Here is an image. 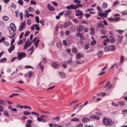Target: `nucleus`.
Instances as JSON below:
<instances>
[{
  "label": "nucleus",
  "mask_w": 127,
  "mask_h": 127,
  "mask_svg": "<svg viewBox=\"0 0 127 127\" xmlns=\"http://www.w3.org/2000/svg\"><path fill=\"white\" fill-rule=\"evenodd\" d=\"M103 122L104 124L106 126H111L114 124V122L112 120L105 117L103 118Z\"/></svg>",
  "instance_id": "f257e3e1"
},
{
  "label": "nucleus",
  "mask_w": 127,
  "mask_h": 127,
  "mask_svg": "<svg viewBox=\"0 0 127 127\" xmlns=\"http://www.w3.org/2000/svg\"><path fill=\"white\" fill-rule=\"evenodd\" d=\"M26 56V53L24 52H21L18 53V59L19 60H21L22 58H25Z\"/></svg>",
  "instance_id": "f03ea898"
},
{
  "label": "nucleus",
  "mask_w": 127,
  "mask_h": 127,
  "mask_svg": "<svg viewBox=\"0 0 127 127\" xmlns=\"http://www.w3.org/2000/svg\"><path fill=\"white\" fill-rule=\"evenodd\" d=\"M32 44L31 41H30V40L29 39L27 40L25 44L24 49H27L28 47L30 46Z\"/></svg>",
  "instance_id": "7ed1b4c3"
},
{
  "label": "nucleus",
  "mask_w": 127,
  "mask_h": 127,
  "mask_svg": "<svg viewBox=\"0 0 127 127\" xmlns=\"http://www.w3.org/2000/svg\"><path fill=\"white\" fill-rule=\"evenodd\" d=\"M26 26V22L24 21L23 23H21L20 26L19 27V31H21L23 29L25 28Z\"/></svg>",
  "instance_id": "20e7f679"
},
{
  "label": "nucleus",
  "mask_w": 127,
  "mask_h": 127,
  "mask_svg": "<svg viewBox=\"0 0 127 127\" xmlns=\"http://www.w3.org/2000/svg\"><path fill=\"white\" fill-rule=\"evenodd\" d=\"M98 15L100 17L103 19L104 18L103 17H104L105 18L107 17L108 14H105L104 13H102L100 12H98Z\"/></svg>",
  "instance_id": "39448f33"
},
{
  "label": "nucleus",
  "mask_w": 127,
  "mask_h": 127,
  "mask_svg": "<svg viewBox=\"0 0 127 127\" xmlns=\"http://www.w3.org/2000/svg\"><path fill=\"white\" fill-rule=\"evenodd\" d=\"M76 11L77 12V13L75 14V15L76 16H83L84 15L82 11H81L80 10H76Z\"/></svg>",
  "instance_id": "423d86ee"
},
{
  "label": "nucleus",
  "mask_w": 127,
  "mask_h": 127,
  "mask_svg": "<svg viewBox=\"0 0 127 127\" xmlns=\"http://www.w3.org/2000/svg\"><path fill=\"white\" fill-rule=\"evenodd\" d=\"M52 66L53 68H59L60 66L57 63L53 62L51 63Z\"/></svg>",
  "instance_id": "0eeeda50"
},
{
  "label": "nucleus",
  "mask_w": 127,
  "mask_h": 127,
  "mask_svg": "<svg viewBox=\"0 0 127 127\" xmlns=\"http://www.w3.org/2000/svg\"><path fill=\"white\" fill-rule=\"evenodd\" d=\"M66 8L68 9H76V6L74 5L73 4H71L70 5H68L66 7Z\"/></svg>",
  "instance_id": "6e6552de"
},
{
  "label": "nucleus",
  "mask_w": 127,
  "mask_h": 127,
  "mask_svg": "<svg viewBox=\"0 0 127 127\" xmlns=\"http://www.w3.org/2000/svg\"><path fill=\"white\" fill-rule=\"evenodd\" d=\"M90 118L91 119H94L97 120H99L100 119V117L98 116L93 115L90 116Z\"/></svg>",
  "instance_id": "1a4fd4ad"
},
{
  "label": "nucleus",
  "mask_w": 127,
  "mask_h": 127,
  "mask_svg": "<svg viewBox=\"0 0 127 127\" xmlns=\"http://www.w3.org/2000/svg\"><path fill=\"white\" fill-rule=\"evenodd\" d=\"M71 23L69 21L65 23L64 25V28H67L71 24Z\"/></svg>",
  "instance_id": "9d476101"
},
{
  "label": "nucleus",
  "mask_w": 127,
  "mask_h": 127,
  "mask_svg": "<svg viewBox=\"0 0 127 127\" xmlns=\"http://www.w3.org/2000/svg\"><path fill=\"white\" fill-rule=\"evenodd\" d=\"M110 82L109 81L106 84L105 86L104 87V88H106L107 86H108V88L109 89L111 88L112 87V84L110 83Z\"/></svg>",
  "instance_id": "9b49d317"
},
{
  "label": "nucleus",
  "mask_w": 127,
  "mask_h": 127,
  "mask_svg": "<svg viewBox=\"0 0 127 127\" xmlns=\"http://www.w3.org/2000/svg\"><path fill=\"white\" fill-rule=\"evenodd\" d=\"M84 30V27L81 25H79V27L77 29V30L78 32L82 31Z\"/></svg>",
  "instance_id": "f8f14e48"
},
{
  "label": "nucleus",
  "mask_w": 127,
  "mask_h": 127,
  "mask_svg": "<svg viewBox=\"0 0 127 127\" xmlns=\"http://www.w3.org/2000/svg\"><path fill=\"white\" fill-rule=\"evenodd\" d=\"M11 46H12L8 49V51L10 53H11L12 51L15 48V46L14 45Z\"/></svg>",
  "instance_id": "ddd939ff"
},
{
  "label": "nucleus",
  "mask_w": 127,
  "mask_h": 127,
  "mask_svg": "<svg viewBox=\"0 0 127 127\" xmlns=\"http://www.w3.org/2000/svg\"><path fill=\"white\" fill-rule=\"evenodd\" d=\"M65 15L66 16H68V17L69 19H71L72 18V16L70 14V11H69L65 13Z\"/></svg>",
  "instance_id": "4468645a"
},
{
  "label": "nucleus",
  "mask_w": 127,
  "mask_h": 127,
  "mask_svg": "<svg viewBox=\"0 0 127 127\" xmlns=\"http://www.w3.org/2000/svg\"><path fill=\"white\" fill-rule=\"evenodd\" d=\"M47 7L48 8V9L50 11H53L55 10V9L54 7L51 6L49 4L47 5Z\"/></svg>",
  "instance_id": "2eb2a0df"
},
{
  "label": "nucleus",
  "mask_w": 127,
  "mask_h": 127,
  "mask_svg": "<svg viewBox=\"0 0 127 127\" xmlns=\"http://www.w3.org/2000/svg\"><path fill=\"white\" fill-rule=\"evenodd\" d=\"M10 27L11 29H13L15 30H16V27L15 25L13 23H11L10 24Z\"/></svg>",
  "instance_id": "dca6fc26"
},
{
  "label": "nucleus",
  "mask_w": 127,
  "mask_h": 127,
  "mask_svg": "<svg viewBox=\"0 0 127 127\" xmlns=\"http://www.w3.org/2000/svg\"><path fill=\"white\" fill-rule=\"evenodd\" d=\"M90 121V119L87 118H84L82 119V121L83 123L86 122Z\"/></svg>",
  "instance_id": "f3484780"
},
{
  "label": "nucleus",
  "mask_w": 127,
  "mask_h": 127,
  "mask_svg": "<svg viewBox=\"0 0 127 127\" xmlns=\"http://www.w3.org/2000/svg\"><path fill=\"white\" fill-rule=\"evenodd\" d=\"M109 51H113L115 50V48L113 45H110L109 46Z\"/></svg>",
  "instance_id": "a211bd4d"
},
{
  "label": "nucleus",
  "mask_w": 127,
  "mask_h": 127,
  "mask_svg": "<svg viewBox=\"0 0 127 127\" xmlns=\"http://www.w3.org/2000/svg\"><path fill=\"white\" fill-rule=\"evenodd\" d=\"M38 65L41 69V70L42 72L44 69V66L43 65H41V62H40L38 64Z\"/></svg>",
  "instance_id": "6ab92c4d"
},
{
  "label": "nucleus",
  "mask_w": 127,
  "mask_h": 127,
  "mask_svg": "<svg viewBox=\"0 0 127 127\" xmlns=\"http://www.w3.org/2000/svg\"><path fill=\"white\" fill-rule=\"evenodd\" d=\"M97 27L98 28H104V25L102 23H99L97 24Z\"/></svg>",
  "instance_id": "aec40b11"
},
{
  "label": "nucleus",
  "mask_w": 127,
  "mask_h": 127,
  "mask_svg": "<svg viewBox=\"0 0 127 127\" xmlns=\"http://www.w3.org/2000/svg\"><path fill=\"white\" fill-rule=\"evenodd\" d=\"M115 67L116 68H117L118 67V64L117 63H115L111 67L110 69H113L114 67Z\"/></svg>",
  "instance_id": "412c9836"
},
{
  "label": "nucleus",
  "mask_w": 127,
  "mask_h": 127,
  "mask_svg": "<svg viewBox=\"0 0 127 127\" xmlns=\"http://www.w3.org/2000/svg\"><path fill=\"white\" fill-rule=\"evenodd\" d=\"M16 30H15L13 29H11V30H9V33L10 34H12L14 33H15V32H16Z\"/></svg>",
  "instance_id": "4be33fe9"
},
{
  "label": "nucleus",
  "mask_w": 127,
  "mask_h": 127,
  "mask_svg": "<svg viewBox=\"0 0 127 127\" xmlns=\"http://www.w3.org/2000/svg\"><path fill=\"white\" fill-rule=\"evenodd\" d=\"M110 41V40L109 38H107L105 40L103 44L104 45H106L107 44V43L108 42Z\"/></svg>",
  "instance_id": "5701e85b"
},
{
  "label": "nucleus",
  "mask_w": 127,
  "mask_h": 127,
  "mask_svg": "<svg viewBox=\"0 0 127 127\" xmlns=\"http://www.w3.org/2000/svg\"><path fill=\"white\" fill-rule=\"evenodd\" d=\"M106 95V94L105 93H101L99 94H97L96 95L97 96H105Z\"/></svg>",
  "instance_id": "b1692460"
},
{
  "label": "nucleus",
  "mask_w": 127,
  "mask_h": 127,
  "mask_svg": "<svg viewBox=\"0 0 127 127\" xmlns=\"http://www.w3.org/2000/svg\"><path fill=\"white\" fill-rule=\"evenodd\" d=\"M124 60V56H122L120 57V63L121 64H123Z\"/></svg>",
  "instance_id": "393cba45"
},
{
  "label": "nucleus",
  "mask_w": 127,
  "mask_h": 127,
  "mask_svg": "<svg viewBox=\"0 0 127 127\" xmlns=\"http://www.w3.org/2000/svg\"><path fill=\"white\" fill-rule=\"evenodd\" d=\"M78 101H79L78 100H75L72 101L68 105L69 106H70L72 104H75Z\"/></svg>",
  "instance_id": "a878e982"
},
{
  "label": "nucleus",
  "mask_w": 127,
  "mask_h": 127,
  "mask_svg": "<svg viewBox=\"0 0 127 127\" xmlns=\"http://www.w3.org/2000/svg\"><path fill=\"white\" fill-rule=\"evenodd\" d=\"M7 59L6 58H2L0 60V62L1 63H4L7 61Z\"/></svg>",
  "instance_id": "bb28decb"
},
{
  "label": "nucleus",
  "mask_w": 127,
  "mask_h": 127,
  "mask_svg": "<svg viewBox=\"0 0 127 127\" xmlns=\"http://www.w3.org/2000/svg\"><path fill=\"white\" fill-rule=\"evenodd\" d=\"M23 114L25 115H28L31 114V113L30 112L25 111L24 112Z\"/></svg>",
  "instance_id": "cd10ccee"
},
{
  "label": "nucleus",
  "mask_w": 127,
  "mask_h": 127,
  "mask_svg": "<svg viewBox=\"0 0 127 127\" xmlns=\"http://www.w3.org/2000/svg\"><path fill=\"white\" fill-rule=\"evenodd\" d=\"M85 39L84 37H82L80 39V40L79 41L81 45H83L84 44V42L82 40H84Z\"/></svg>",
  "instance_id": "c85d7f7f"
},
{
  "label": "nucleus",
  "mask_w": 127,
  "mask_h": 127,
  "mask_svg": "<svg viewBox=\"0 0 127 127\" xmlns=\"http://www.w3.org/2000/svg\"><path fill=\"white\" fill-rule=\"evenodd\" d=\"M62 43L60 42H57L56 43V45L59 48L62 45Z\"/></svg>",
  "instance_id": "c756f323"
},
{
  "label": "nucleus",
  "mask_w": 127,
  "mask_h": 127,
  "mask_svg": "<svg viewBox=\"0 0 127 127\" xmlns=\"http://www.w3.org/2000/svg\"><path fill=\"white\" fill-rule=\"evenodd\" d=\"M59 74L61 77V78H64L65 77V75L64 74L63 72H60Z\"/></svg>",
  "instance_id": "7c9ffc66"
},
{
  "label": "nucleus",
  "mask_w": 127,
  "mask_h": 127,
  "mask_svg": "<svg viewBox=\"0 0 127 127\" xmlns=\"http://www.w3.org/2000/svg\"><path fill=\"white\" fill-rule=\"evenodd\" d=\"M3 114L6 117H9V116L8 112L6 111H3Z\"/></svg>",
  "instance_id": "2f4dec72"
},
{
  "label": "nucleus",
  "mask_w": 127,
  "mask_h": 127,
  "mask_svg": "<svg viewBox=\"0 0 127 127\" xmlns=\"http://www.w3.org/2000/svg\"><path fill=\"white\" fill-rule=\"evenodd\" d=\"M79 121V119L77 118H75L72 119L70 120V121L71 122Z\"/></svg>",
  "instance_id": "473e14b6"
},
{
  "label": "nucleus",
  "mask_w": 127,
  "mask_h": 127,
  "mask_svg": "<svg viewBox=\"0 0 127 127\" xmlns=\"http://www.w3.org/2000/svg\"><path fill=\"white\" fill-rule=\"evenodd\" d=\"M107 3L105 2H104L102 5V7L103 8H105L107 7Z\"/></svg>",
  "instance_id": "72a5a7b5"
},
{
  "label": "nucleus",
  "mask_w": 127,
  "mask_h": 127,
  "mask_svg": "<svg viewBox=\"0 0 127 127\" xmlns=\"http://www.w3.org/2000/svg\"><path fill=\"white\" fill-rule=\"evenodd\" d=\"M104 51L106 52L109 51V46H106L104 49Z\"/></svg>",
  "instance_id": "f704fd0d"
},
{
  "label": "nucleus",
  "mask_w": 127,
  "mask_h": 127,
  "mask_svg": "<svg viewBox=\"0 0 127 127\" xmlns=\"http://www.w3.org/2000/svg\"><path fill=\"white\" fill-rule=\"evenodd\" d=\"M103 52L102 51H99L97 54L98 56L99 57H100L103 54Z\"/></svg>",
  "instance_id": "c9c22d12"
},
{
  "label": "nucleus",
  "mask_w": 127,
  "mask_h": 127,
  "mask_svg": "<svg viewBox=\"0 0 127 127\" xmlns=\"http://www.w3.org/2000/svg\"><path fill=\"white\" fill-rule=\"evenodd\" d=\"M100 33L103 34L105 35L106 33V32L105 30H101L100 31Z\"/></svg>",
  "instance_id": "e433bc0d"
},
{
  "label": "nucleus",
  "mask_w": 127,
  "mask_h": 127,
  "mask_svg": "<svg viewBox=\"0 0 127 127\" xmlns=\"http://www.w3.org/2000/svg\"><path fill=\"white\" fill-rule=\"evenodd\" d=\"M118 103L121 106H124L125 104V103L124 101H119Z\"/></svg>",
  "instance_id": "4c0bfd02"
},
{
  "label": "nucleus",
  "mask_w": 127,
  "mask_h": 127,
  "mask_svg": "<svg viewBox=\"0 0 127 127\" xmlns=\"http://www.w3.org/2000/svg\"><path fill=\"white\" fill-rule=\"evenodd\" d=\"M5 104V102L4 100H0V104L4 105Z\"/></svg>",
  "instance_id": "58836bf2"
},
{
  "label": "nucleus",
  "mask_w": 127,
  "mask_h": 127,
  "mask_svg": "<svg viewBox=\"0 0 127 127\" xmlns=\"http://www.w3.org/2000/svg\"><path fill=\"white\" fill-rule=\"evenodd\" d=\"M18 3L21 5H23V1L22 0H19L18 1Z\"/></svg>",
  "instance_id": "ea45409f"
},
{
  "label": "nucleus",
  "mask_w": 127,
  "mask_h": 127,
  "mask_svg": "<svg viewBox=\"0 0 127 127\" xmlns=\"http://www.w3.org/2000/svg\"><path fill=\"white\" fill-rule=\"evenodd\" d=\"M76 35L77 36L81 38L82 37V34L80 33H77L76 34Z\"/></svg>",
  "instance_id": "a19ab883"
},
{
  "label": "nucleus",
  "mask_w": 127,
  "mask_h": 127,
  "mask_svg": "<svg viewBox=\"0 0 127 127\" xmlns=\"http://www.w3.org/2000/svg\"><path fill=\"white\" fill-rule=\"evenodd\" d=\"M122 39L120 37L118 39V44L122 42Z\"/></svg>",
  "instance_id": "79ce46f5"
},
{
  "label": "nucleus",
  "mask_w": 127,
  "mask_h": 127,
  "mask_svg": "<svg viewBox=\"0 0 127 127\" xmlns=\"http://www.w3.org/2000/svg\"><path fill=\"white\" fill-rule=\"evenodd\" d=\"M4 21H7L9 19L8 17L6 16H4L2 17Z\"/></svg>",
  "instance_id": "37998d69"
},
{
  "label": "nucleus",
  "mask_w": 127,
  "mask_h": 127,
  "mask_svg": "<svg viewBox=\"0 0 127 127\" xmlns=\"http://www.w3.org/2000/svg\"><path fill=\"white\" fill-rule=\"evenodd\" d=\"M11 6V7L13 8L14 9H15L16 7V6L13 3H12Z\"/></svg>",
  "instance_id": "c03bdc74"
},
{
  "label": "nucleus",
  "mask_w": 127,
  "mask_h": 127,
  "mask_svg": "<svg viewBox=\"0 0 127 127\" xmlns=\"http://www.w3.org/2000/svg\"><path fill=\"white\" fill-rule=\"evenodd\" d=\"M117 32L120 34L123 33H124V31L121 30H116Z\"/></svg>",
  "instance_id": "a18cd8bd"
},
{
  "label": "nucleus",
  "mask_w": 127,
  "mask_h": 127,
  "mask_svg": "<svg viewBox=\"0 0 127 127\" xmlns=\"http://www.w3.org/2000/svg\"><path fill=\"white\" fill-rule=\"evenodd\" d=\"M32 75V72L31 71H29V76H28V77H29V78H30Z\"/></svg>",
  "instance_id": "49530a36"
},
{
  "label": "nucleus",
  "mask_w": 127,
  "mask_h": 127,
  "mask_svg": "<svg viewBox=\"0 0 127 127\" xmlns=\"http://www.w3.org/2000/svg\"><path fill=\"white\" fill-rule=\"evenodd\" d=\"M15 34L16 33H14L13 34H11V35L9 36L8 37L11 39H12L15 36Z\"/></svg>",
  "instance_id": "de8ad7c7"
},
{
  "label": "nucleus",
  "mask_w": 127,
  "mask_h": 127,
  "mask_svg": "<svg viewBox=\"0 0 127 127\" xmlns=\"http://www.w3.org/2000/svg\"><path fill=\"white\" fill-rule=\"evenodd\" d=\"M76 57L78 59H80L81 57V54L79 53H77V54Z\"/></svg>",
  "instance_id": "09e8293b"
},
{
  "label": "nucleus",
  "mask_w": 127,
  "mask_h": 127,
  "mask_svg": "<svg viewBox=\"0 0 127 127\" xmlns=\"http://www.w3.org/2000/svg\"><path fill=\"white\" fill-rule=\"evenodd\" d=\"M72 51L73 52L76 53L77 52V49L76 48H74L72 49Z\"/></svg>",
  "instance_id": "8fccbe9b"
},
{
  "label": "nucleus",
  "mask_w": 127,
  "mask_h": 127,
  "mask_svg": "<svg viewBox=\"0 0 127 127\" xmlns=\"http://www.w3.org/2000/svg\"><path fill=\"white\" fill-rule=\"evenodd\" d=\"M34 8L32 7H30L29 8V10L30 12L33 11H34Z\"/></svg>",
  "instance_id": "3c124183"
},
{
  "label": "nucleus",
  "mask_w": 127,
  "mask_h": 127,
  "mask_svg": "<svg viewBox=\"0 0 127 127\" xmlns=\"http://www.w3.org/2000/svg\"><path fill=\"white\" fill-rule=\"evenodd\" d=\"M120 19V18L119 17H117L114 18V21H118Z\"/></svg>",
  "instance_id": "603ef678"
},
{
  "label": "nucleus",
  "mask_w": 127,
  "mask_h": 127,
  "mask_svg": "<svg viewBox=\"0 0 127 127\" xmlns=\"http://www.w3.org/2000/svg\"><path fill=\"white\" fill-rule=\"evenodd\" d=\"M75 6H76V9L79 8V7H82V5L79 4H77Z\"/></svg>",
  "instance_id": "864d4df0"
},
{
  "label": "nucleus",
  "mask_w": 127,
  "mask_h": 127,
  "mask_svg": "<svg viewBox=\"0 0 127 127\" xmlns=\"http://www.w3.org/2000/svg\"><path fill=\"white\" fill-rule=\"evenodd\" d=\"M25 68L26 69L29 68H32L33 67L32 66L30 65H26L25 66Z\"/></svg>",
  "instance_id": "5fc2aeb1"
},
{
  "label": "nucleus",
  "mask_w": 127,
  "mask_h": 127,
  "mask_svg": "<svg viewBox=\"0 0 127 127\" xmlns=\"http://www.w3.org/2000/svg\"><path fill=\"white\" fill-rule=\"evenodd\" d=\"M35 20L37 21V23H39V18L37 16L35 17Z\"/></svg>",
  "instance_id": "6e6d98bb"
},
{
  "label": "nucleus",
  "mask_w": 127,
  "mask_h": 127,
  "mask_svg": "<svg viewBox=\"0 0 127 127\" xmlns=\"http://www.w3.org/2000/svg\"><path fill=\"white\" fill-rule=\"evenodd\" d=\"M24 108L25 109L29 108L30 110H31L32 109L30 107L26 105H24Z\"/></svg>",
  "instance_id": "4d7b16f0"
},
{
  "label": "nucleus",
  "mask_w": 127,
  "mask_h": 127,
  "mask_svg": "<svg viewBox=\"0 0 127 127\" xmlns=\"http://www.w3.org/2000/svg\"><path fill=\"white\" fill-rule=\"evenodd\" d=\"M74 1L76 3H80L81 2V1L78 0H74Z\"/></svg>",
  "instance_id": "13d9d810"
},
{
  "label": "nucleus",
  "mask_w": 127,
  "mask_h": 127,
  "mask_svg": "<svg viewBox=\"0 0 127 127\" xmlns=\"http://www.w3.org/2000/svg\"><path fill=\"white\" fill-rule=\"evenodd\" d=\"M31 114L35 115H37L38 116H40V115L39 114L35 112H32L31 113Z\"/></svg>",
  "instance_id": "bf43d9fd"
},
{
  "label": "nucleus",
  "mask_w": 127,
  "mask_h": 127,
  "mask_svg": "<svg viewBox=\"0 0 127 127\" xmlns=\"http://www.w3.org/2000/svg\"><path fill=\"white\" fill-rule=\"evenodd\" d=\"M108 19L109 20L111 21L112 22L114 21V18H113L112 17L109 18Z\"/></svg>",
  "instance_id": "052dcab7"
},
{
  "label": "nucleus",
  "mask_w": 127,
  "mask_h": 127,
  "mask_svg": "<svg viewBox=\"0 0 127 127\" xmlns=\"http://www.w3.org/2000/svg\"><path fill=\"white\" fill-rule=\"evenodd\" d=\"M31 22L30 19H28V20L27 24L28 25H31Z\"/></svg>",
  "instance_id": "680f3d73"
},
{
  "label": "nucleus",
  "mask_w": 127,
  "mask_h": 127,
  "mask_svg": "<svg viewBox=\"0 0 127 127\" xmlns=\"http://www.w3.org/2000/svg\"><path fill=\"white\" fill-rule=\"evenodd\" d=\"M35 29L39 31L40 30V28L38 27L37 24L35 25Z\"/></svg>",
  "instance_id": "e2e57ef3"
},
{
  "label": "nucleus",
  "mask_w": 127,
  "mask_h": 127,
  "mask_svg": "<svg viewBox=\"0 0 127 127\" xmlns=\"http://www.w3.org/2000/svg\"><path fill=\"white\" fill-rule=\"evenodd\" d=\"M5 39V38L4 37H1L0 39V43L3 41Z\"/></svg>",
  "instance_id": "0e129e2a"
},
{
  "label": "nucleus",
  "mask_w": 127,
  "mask_h": 127,
  "mask_svg": "<svg viewBox=\"0 0 127 127\" xmlns=\"http://www.w3.org/2000/svg\"><path fill=\"white\" fill-rule=\"evenodd\" d=\"M61 125H60L59 126H58V125L56 124H53V126L51 127H61Z\"/></svg>",
  "instance_id": "69168bd1"
},
{
  "label": "nucleus",
  "mask_w": 127,
  "mask_h": 127,
  "mask_svg": "<svg viewBox=\"0 0 127 127\" xmlns=\"http://www.w3.org/2000/svg\"><path fill=\"white\" fill-rule=\"evenodd\" d=\"M30 33V32L29 31H27L25 33V34L24 35V36L25 37H26V36H27Z\"/></svg>",
  "instance_id": "338daca9"
},
{
  "label": "nucleus",
  "mask_w": 127,
  "mask_h": 127,
  "mask_svg": "<svg viewBox=\"0 0 127 127\" xmlns=\"http://www.w3.org/2000/svg\"><path fill=\"white\" fill-rule=\"evenodd\" d=\"M23 40L21 39L19 40V41L18 42V44L21 45L22 43L23 42Z\"/></svg>",
  "instance_id": "774afa93"
}]
</instances>
